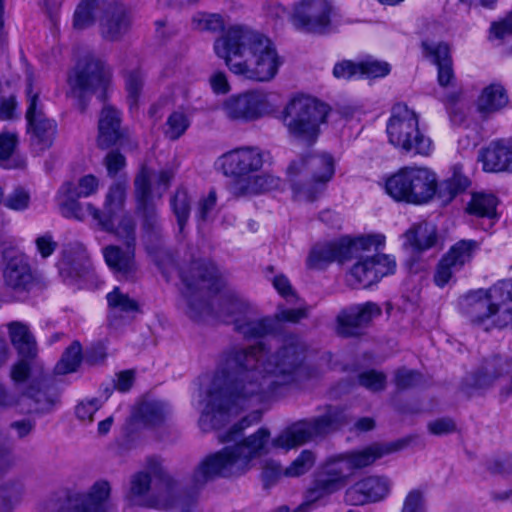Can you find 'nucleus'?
<instances>
[{"mask_svg":"<svg viewBox=\"0 0 512 512\" xmlns=\"http://www.w3.org/2000/svg\"><path fill=\"white\" fill-rule=\"evenodd\" d=\"M305 352L294 335L284 338L272 353L262 344L230 350L206 389L200 424L218 428L230 416L266 401L277 387L294 382Z\"/></svg>","mask_w":512,"mask_h":512,"instance_id":"obj_1","label":"nucleus"},{"mask_svg":"<svg viewBox=\"0 0 512 512\" xmlns=\"http://www.w3.org/2000/svg\"><path fill=\"white\" fill-rule=\"evenodd\" d=\"M213 49L233 74L251 81H271L282 65L274 43L244 25L230 26L216 38Z\"/></svg>","mask_w":512,"mask_h":512,"instance_id":"obj_2","label":"nucleus"},{"mask_svg":"<svg viewBox=\"0 0 512 512\" xmlns=\"http://www.w3.org/2000/svg\"><path fill=\"white\" fill-rule=\"evenodd\" d=\"M468 179L455 172L442 182L438 190L436 174L422 166H405L384 180V190L394 201L407 204H426L436 195L444 202H450L459 192L465 190Z\"/></svg>","mask_w":512,"mask_h":512,"instance_id":"obj_3","label":"nucleus"},{"mask_svg":"<svg viewBox=\"0 0 512 512\" xmlns=\"http://www.w3.org/2000/svg\"><path fill=\"white\" fill-rule=\"evenodd\" d=\"M270 431L261 427L234 445L206 457L192 475L194 488L203 486L216 476L238 477L254 467L255 460L269 452Z\"/></svg>","mask_w":512,"mask_h":512,"instance_id":"obj_4","label":"nucleus"},{"mask_svg":"<svg viewBox=\"0 0 512 512\" xmlns=\"http://www.w3.org/2000/svg\"><path fill=\"white\" fill-rule=\"evenodd\" d=\"M266 153L259 147L244 146L221 155L216 162L227 177H232L230 192L235 197H250L279 189L281 179L269 173H261Z\"/></svg>","mask_w":512,"mask_h":512,"instance_id":"obj_5","label":"nucleus"},{"mask_svg":"<svg viewBox=\"0 0 512 512\" xmlns=\"http://www.w3.org/2000/svg\"><path fill=\"white\" fill-rule=\"evenodd\" d=\"M335 173V161L327 153L300 156L287 167V179L298 201H314Z\"/></svg>","mask_w":512,"mask_h":512,"instance_id":"obj_6","label":"nucleus"},{"mask_svg":"<svg viewBox=\"0 0 512 512\" xmlns=\"http://www.w3.org/2000/svg\"><path fill=\"white\" fill-rule=\"evenodd\" d=\"M386 131L389 143L402 152L428 156L433 151L431 139L420 131L418 115L406 104L393 106Z\"/></svg>","mask_w":512,"mask_h":512,"instance_id":"obj_7","label":"nucleus"},{"mask_svg":"<svg viewBox=\"0 0 512 512\" xmlns=\"http://www.w3.org/2000/svg\"><path fill=\"white\" fill-rule=\"evenodd\" d=\"M181 278L185 285L182 294L189 317L200 319L209 314L211 308L204 296L207 292L219 291L223 285L214 264L202 260L195 261L181 272Z\"/></svg>","mask_w":512,"mask_h":512,"instance_id":"obj_8","label":"nucleus"},{"mask_svg":"<svg viewBox=\"0 0 512 512\" xmlns=\"http://www.w3.org/2000/svg\"><path fill=\"white\" fill-rule=\"evenodd\" d=\"M329 108L318 100L296 95L286 104L283 113V123L294 137L313 141L318 136L319 127L326 121Z\"/></svg>","mask_w":512,"mask_h":512,"instance_id":"obj_9","label":"nucleus"},{"mask_svg":"<svg viewBox=\"0 0 512 512\" xmlns=\"http://www.w3.org/2000/svg\"><path fill=\"white\" fill-rule=\"evenodd\" d=\"M385 237L381 234L360 236L355 239L344 237L335 241L315 245L307 259L311 269H322L332 262L343 263L357 256L360 250L383 246Z\"/></svg>","mask_w":512,"mask_h":512,"instance_id":"obj_10","label":"nucleus"},{"mask_svg":"<svg viewBox=\"0 0 512 512\" xmlns=\"http://www.w3.org/2000/svg\"><path fill=\"white\" fill-rule=\"evenodd\" d=\"M342 423V411L329 407L323 416L291 425L275 437L271 444L276 448L290 450L337 429Z\"/></svg>","mask_w":512,"mask_h":512,"instance_id":"obj_11","label":"nucleus"},{"mask_svg":"<svg viewBox=\"0 0 512 512\" xmlns=\"http://www.w3.org/2000/svg\"><path fill=\"white\" fill-rule=\"evenodd\" d=\"M269 93L261 89H252L233 94L220 104L223 116L234 122H252L272 111Z\"/></svg>","mask_w":512,"mask_h":512,"instance_id":"obj_12","label":"nucleus"},{"mask_svg":"<svg viewBox=\"0 0 512 512\" xmlns=\"http://www.w3.org/2000/svg\"><path fill=\"white\" fill-rule=\"evenodd\" d=\"M218 317L226 323L234 324L235 329L246 338L263 337L275 330V321L272 318H254L248 305L234 295L224 300Z\"/></svg>","mask_w":512,"mask_h":512,"instance_id":"obj_13","label":"nucleus"},{"mask_svg":"<svg viewBox=\"0 0 512 512\" xmlns=\"http://www.w3.org/2000/svg\"><path fill=\"white\" fill-rule=\"evenodd\" d=\"M333 6L328 0H300L289 14L293 28L302 33L325 34L332 30Z\"/></svg>","mask_w":512,"mask_h":512,"instance_id":"obj_14","label":"nucleus"},{"mask_svg":"<svg viewBox=\"0 0 512 512\" xmlns=\"http://www.w3.org/2000/svg\"><path fill=\"white\" fill-rule=\"evenodd\" d=\"M173 177L174 173L171 169H162L156 175L146 166H143L136 175L134 180V194L137 210L142 214L145 226L154 227L158 221L156 208L152 200V181L157 183L158 189L160 190L158 197L160 198L169 187Z\"/></svg>","mask_w":512,"mask_h":512,"instance_id":"obj_15","label":"nucleus"},{"mask_svg":"<svg viewBox=\"0 0 512 512\" xmlns=\"http://www.w3.org/2000/svg\"><path fill=\"white\" fill-rule=\"evenodd\" d=\"M100 180L92 174L80 177L77 183L65 182L59 188L56 201L60 213L66 218L83 220L85 216L86 205L83 206L78 199L86 198L98 192Z\"/></svg>","mask_w":512,"mask_h":512,"instance_id":"obj_16","label":"nucleus"},{"mask_svg":"<svg viewBox=\"0 0 512 512\" xmlns=\"http://www.w3.org/2000/svg\"><path fill=\"white\" fill-rule=\"evenodd\" d=\"M353 469L346 454L328 459L322 466L314 486L308 490L307 498L315 502L342 489L352 475Z\"/></svg>","mask_w":512,"mask_h":512,"instance_id":"obj_17","label":"nucleus"},{"mask_svg":"<svg viewBox=\"0 0 512 512\" xmlns=\"http://www.w3.org/2000/svg\"><path fill=\"white\" fill-rule=\"evenodd\" d=\"M426 55L438 67V83L445 90L443 95L438 97L444 102L447 108L456 105L462 98V90L455 86V76L452 68L450 49L447 44L423 43Z\"/></svg>","mask_w":512,"mask_h":512,"instance_id":"obj_18","label":"nucleus"},{"mask_svg":"<svg viewBox=\"0 0 512 512\" xmlns=\"http://www.w3.org/2000/svg\"><path fill=\"white\" fill-rule=\"evenodd\" d=\"M110 69L97 58H89L68 78L71 92L78 97L97 90H105L110 82Z\"/></svg>","mask_w":512,"mask_h":512,"instance_id":"obj_19","label":"nucleus"},{"mask_svg":"<svg viewBox=\"0 0 512 512\" xmlns=\"http://www.w3.org/2000/svg\"><path fill=\"white\" fill-rule=\"evenodd\" d=\"M478 249L479 243L475 240H460L451 246L436 266L435 285L440 288L448 285L453 276L471 262Z\"/></svg>","mask_w":512,"mask_h":512,"instance_id":"obj_20","label":"nucleus"},{"mask_svg":"<svg viewBox=\"0 0 512 512\" xmlns=\"http://www.w3.org/2000/svg\"><path fill=\"white\" fill-rule=\"evenodd\" d=\"M391 486L389 478L370 475L358 480L346 490L345 501L351 505L379 502L389 495Z\"/></svg>","mask_w":512,"mask_h":512,"instance_id":"obj_21","label":"nucleus"},{"mask_svg":"<svg viewBox=\"0 0 512 512\" xmlns=\"http://www.w3.org/2000/svg\"><path fill=\"white\" fill-rule=\"evenodd\" d=\"M462 312L475 323L491 320L497 327L498 302L492 296V287L488 291L478 290L471 292L460 300Z\"/></svg>","mask_w":512,"mask_h":512,"instance_id":"obj_22","label":"nucleus"},{"mask_svg":"<svg viewBox=\"0 0 512 512\" xmlns=\"http://www.w3.org/2000/svg\"><path fill=\"white\" fill-rule=\"evenodd\" d=\"M87 213L107 232L114 233L117 237L125 239L126 243L135 244L134 218L129 213H115L114 215H102L101 210L91 203L86 204Z\"/></svg>","mask_w":512,"mask_h":512,"instance_id":"obj_23","label":"nucleus"},{"mask_svg":"<svg viewBox=\"0 0 512 512\" xmlns=\"http://www.w3.org/2000/svg\"><path fill=\"white\" fill-rule=\"evenodd\" d=\"M58 269L67 282H73L88 273L90 261L84 245L78 242L67 245L58 262Z\"/></svg>","mask_w":512,"mask_h":512,"instance_id":"obj_24","label":"nucleus"},{"mask_svg":"<svg viewBox=\"0 0 512 512\" xmlns=\"http://www.w3.org/2000/svg\"><path fill=\"white\" fill-rule=\"evenodd\" d=\"M478 160L486 172L506 171L512 166V138L491 141L479 151Z\"/></svg>","mask_w":512,"mask_h":512,"instance_id":"obj_25","label":"nucleus"},{"mask_svg":"<svg viewBox=\"0 0 512 512\" xmlns=\"http://www.w3.org/2000/svg\"><path fill=\"white\" fill-rule=\"evenodd\" d=\"M103 256L106 264L117 277L130 278L137 270L135 244L126 243L124 248L109 245L103 249Z\"/></svg>","mask_w":512,"mask_h":512,"instance_id":"obj_26","label":"nucleus"},{"mask_svg":"<svg viewBox=\"0 0 512 512\" xmlns=\"http://www.w3.org/2000/svg\"><path fill=\"white\" fill-rule=\"evenodd\" d=\"M130 26V13L123 6H114L106 9L99 23L101 36L111 42L121 40L129 31Z\"/></svg>","mask_w":512,"mask_h":512,"instance_id":"obj_27","label":"nucleus"},{"mask_svg":"<svg viewBox=\"0 0 512 512\" xmlns=\"http://www.w3.org/2000/svg\"><path fill=\"white\" fill-rule=\"evenodd\" d=\"M110 493V483L106 480H98L87 493L75 497L71 512H108Z\"/></svg>","mask_w":512,"mask_h":512,"instance_id":"obj_28","label":"nucleus"},{"mask_svg":"<svg viewBox=\"0 0 512 512\" xmlns=\"http://www.w3.org/2000/svg\"><path fill=\"white\" fill-rule=\"evenodd\" d=\"M122 137L120 112L111 105H105L98 121L97 144L106 149L115 145Z\"/></svg>","mask_w":512,"mask_h":512,"instance_id":"obj_29","label":"nucleus"},{"mask_svg":"<svg viewBox=\"0 0 512 512\" xmlns=\"http://www.w3.org/2000/svg\"><path fill=\"white\" fill-rule=\"evenodd\" d=\"M6 287L15 291H28L34 282V277L28 261L23 256L12 257L3 272Z\"/></svg>","mask_w":512,"mask_h":512,"instance_id":"obj_30","label":"nucleus"},{"mask_svg":"<svg viewBox=\"0 0 512 512\" xmlns=\"http://www.w3.org/2000/svg\"><path fill=\"white\" fill-rule=\"evenodd\" d=\"M9 338L12 345L23 358H34L37 354L36 340L29 326L20 321L7 324Z\"/></svg>","mask_w":512,"mask_h":512,"instance_id":"obj_31","label":"nucleus"},{"mask_svg":"<svg viewBox=\"0 0 512 512\" xmlns=\"http://www.w3.org/2000/svg\"><path fill=\"white\" fill-rule=\"evenodd\" d=\"M32 146L39 152L49 149L54 142L57 132V124L54 120L37 118L27 122Z\"/></svg>","mask_w":512,"mask_h":512,"instance_id":"obj_32","label":"nucleus"},{"mask_svg":"<svg viewBox=\"0 0 512 512\" xmlns=\"http://www.w3.org/2000/svg\"><path fill=\"white\" fill-rule=\"evenodd\" d=\"M508 104L505 88L501 84L493 83L482 90L477 100V109L482 115L488 116L501 111Z\"/></svg>","mask_w":512,"mask_h":512,"instance_id":"obj_33","label":"nucleus"},{"mask_svg":"<svg viewBox=\"0 0 512 512\" xmlns=\"http://www.w3.org/2000/svg\"><path fill=\"white\" fill-rule=\"evenodd\" d=\"M492 296L498 302L497 327H506L512 323V279L495 284Z\"/></svg>","mask_w":512,"mask_h":512,"instance_id":"obj_34","label":"nucleus"},{"mask_svg":"<svg viewBox=\"0 0 512 512\" xmlns=\"http://www.w3.org/2000/svg\"><path fill=\"white\" fill-rule=\"evenodd\" d=\"M106 0H80L73 15V27L76 30H84L96 21L100 12H105Z\"/></svg>","mask_w":512,"mask_h":512,"instance_id":"obj_35","label":"nucleus"},{"mask_svg":"<svg viewBox=\"0 0 512 512\" xmlns=\"http://www.w3.org/2000/svg\"><path fill=\"white\" fill-rule=\"evenodd\" d=\"M378 247H372L368 251L377 250ZM367 250H360L357 256L353 258H359V261L355 263L350 271V282L353 285L360 287H369L376 283V274L374 271L373 259L371 256H363L362 253Z\"/></svg>","mask_w":512,"mask_h":512,"instance_id":"obj_36","label":"nucleus"},{"mask_svg":"<svg viewBox=\"0 0 512 512\" xmlns=\"http://www.w3.org/2000/svg\"><path fill=\"white\" fill-rule=\"evenodd\" d=\"M391 445L372 444L359 450L346 453L353 469H361L372 465L376 460L394 451Z\"/></svg>","mask_w":512,"mask_h":512,"instance_id":"obj_37","label":"nucleus"},{"mask_svg":"<svg viewBox=\"0 0 512 512\" xmlns=\"http://www.w3.org/2000/svg\"><path fill=\"white\" fill-rule=\"evenodd\" d=\"M405 238L413 249L427 250L433 247L437 241L436 227L428 222L415 224L405 233Z\"/></svg>","mask_w":512,"mask_h":512,"instance_id":"obj_38","label":"nucleus"},{"mask_svg":"<svg viewBox=\"0 0 512 512\" xmlns=\"http://www.w3.org/2000/svg\"><path fill=\"white\" fill-rule=\"evenodd\" d=\"M127 190V178H119L118 180L114 181L109 186L105 195L103 211H101L102 215L110 216L114 215L115 213H120L125 206Z\"/></svg>","mask_w":512,"mask_h":512,"instance_id":"obj_39","label":"nucleus"},{"mask_svg":"<svg viewBox=\"0 0 512 512\" xmlns=\"http://www.w3.org/2000/svg\"><path fill=\"white\" fill-rule=\"evenodd\" d=\"M139 417L148 425H156L166 419L171 413L168 403L161 400H150L140 404Z\"/></svg>","mask_w":512,"mask_h":512,"instance_id":"obj_40","label":"nucleus"},{"mask_svg":"<svg viewBox=\"0 0 512 512\" xmlns=\"http://www.w3.org/2000/svg\"><path fill=\"white\" fill-rule=\"evenodd\" d=\"M497 204L498 200L494 195L476 193L473 194L467 206V211L468 213L476 215L478 217H487L489 219H494L497 217Z\"/></svg>","mask_w":512,"mask_h":512,"instance_id":"obj_41","label":"nucleus"},{"mask_svg":"<svg viewBox=\"0 0 512 512\" xmlns=\"http://www.w3.org/2000/svg\"><path fill=\"white\" fill-rule=\"evenodd\" d=\"M226 24V18L218 13L197 12L191 19L192 28L201 32H221L224 31Z\"/></svg>","mask_w":512,"mask_h":512,"instance_id":"obj_42","label":"nucleus"},{"mask_svg":"<svg viewBox=\"0 0 512 512\" xmlns=\"http://www.w3.org/2000/svg\"><path fill=\"white\" fill-rule=\"evenodd\" d=\"M189 116L182 110L172 112L164 126V135L170 140L179 139L189 128Z\"/></svg>","mask_w":512,"mask_h":512,"instance_id":"obj_43","label":"nucleus"},{"mask_svg":"<svg viewBox=\"0 0 512 512\" xmlns=\"http://www.w3.org/2000/svg\"><path fill=\"white\" fill-rule=\"evenodd\" d=\"M170 205L177 218L179 231L182 232L190 215V198L185 189H177L171 198Z\"/></svg>","mask_w":512,"mask_h":512,"instance_id":"obj_44","label":"nucleus"},{"mask_svg":"<svg viewBox=\"0 0 512 512\" xmlns=\"http://www.w3.org/2000/svg\"><path fill=\"white\" fill-rule=\"evenodd\" d=\"M82 359L81 345L79 342H73L64 352L60 361L55 366L58 374H67L76 371Z\"/></svg>","mask_w":512,"mask_h":512,"instance_id":"obj_45","label":"nucleus"},{"mask_svg":"<svg viewBox=\"0 0 512 512\" xmlns=\"http://www.w3.org/2000/svg\"><path fill=\"white\" fill-rule=\"evenodd\" d=\"M108 306L112 313H130L138 310L137 302L123 293L118 287L107 294Z\"/></svg>","mask_w":512,"mask_h":512,"instance_id":"obj_46","label":"nucleus"},{"mask_svg":"<svg viewBox=\"0 0 512 512\" xmlns=\"http://www.w3.org/2000/svg\"><path fill=\"white\" fill-rule=\"evenodd\" d=\"M26 98L27 110L25 117L27 122L36 120L40 117L47 118L44 113L43 103L40 100V91L38 89H34L31 78L28 79Z\"/></svg>","mask_w":512,"mask_h":512,"instance_id":"obj_47","label":"nucleus"},{"mask_svg":"<svg viewBox=\"0 0 512 512\" xmlns=\"http://www.w3.org/2000/svg\"><path fill=\"white\" fill-rule=\"evenodd\" d=\"M30 192L24 187H15L3 200V205L13 211L22 212L29 208Z\"/></svg>","mask_w":512,"mask_h":512,"instance_id":"obj_48","label":"nucleus"},{"mask_svg":"<svg viewBox=\"0 0 512 512\" xmlns=\"http://www.w3.org/2000/svg\"><path fill=\"white\" fill-rule=\"evenodd\" d=\"M144 84V78L139 70L130 71L125 77V87L127 91V100L130 108H134L138 104L142 88Z\"/></svg>","mask_w":512,"mask_h":512,"instance_id":"obj_49","label":"nucleus"},{"mask_svg":"<svg viewBox=\"0 0 512 512\" xmlns=\"http://www.w3.org/2000/svg\"><path fill=\"white\" fill-rule=\"evenodd\" d=\"M24 493L21 483H11L0 490V512H11Z\"/></svg>","mask_w":512,"mask_h":512,"instance_id":"obj_50","label":"nucleus"},{"mask_svg":"<svg viewBox=\"0 0 512 512\" xmlns=\"http://www.w3.org/2000/svg\"><path fill=\"white\" fill-rule=\"evenodd\" d=\"M150 475L145 472H138L132 476L128 498L136 504H142L141 498L149 491Z\"/></svg>","mask_w":512,"mask_h":512,"instance_id":"obj_51","label":"nucleus"},{"mask_svg":"<svg viewBox=\"0 0 512 512\" xmlns=\"http://www.w3.org/2000/svg\"><path fill=\"white\" fill-rule=\"evenodd\" d=\"M315 463V455L310 450H303L300 455L284 470L285 476L298 477L308 472Z\"/></svg>","mask_w":512,"mask_h":512,"instance_id":"obj_52","label":"nucleus"},{"mask_svg":"<svg viewBox=\"0 0 512 512\" xmlns=\"http://www.w3.org/2000/svg\"><path fill=\"white\" fill-rule=\"evenodd\" d=\"M18 145V136L14 132L3 131L0 133V160L6 168L16 167L9 164L10 157L15 152Z\"/></svg>","mask_w":512,"mask_h":512,"instance_id":"obj_53","label":"nucleus"},{"mask_svg":"<svg viewBox=\"0 0 512 512\" xmlns=\"http://www.w3.org/2000/svg\"><path fill=\"white\" fill-rule=\"evenodd\" d=\"M262 411L255 409L245 417H243L237 424H235L224 436L221 437L222 442L234 441L244 429L257 424L261 421Z\"/></svg>","mask_w":512,"mask_h":512,"instance_id":"obj_54","label":"nucleus"},{"mask_svg":"<svg viewBox=\"0 0 512 512\" xmlns=\"http://www.w3.org/2000/svg\"><path fill=\"white\" fill-rule=\"evenodd\" d=\"M358 381L364 388L372 392H378L386 386V375L376 370H368L359 374Z\"/></svg>","mask_w":512,"mask_h":512,"instance_id":"obj_55","label":"nucleus"},{"mask_svg":"<svg viewBox=\"0 0 512 512\" xmlns=\"http://www.w3.org/2000/svg\"><path fill=\"white\" fill-rule=\"evenodd\" d=\"M501 359L496 358L491 362L485 364L481 371L475 376V386L478 388H486L501 374L496 371V367L501 365Z\"/></svg>","mask_w":512,"mask_h":512,"instance_id":"obj_56","label":"nucleus"},{"mask_svg":"<svg viewBox=\"0 0 512 512\" xmlns=\"http://www.w3.org/2000/svg\"><path fill=\"white\" fill-rule=\"evenodd\" d=\"M351 316V307L343 311L338 316V332L343 336H355L360 333L363 325L359 322L358 317L355 319Z\"/></svg>","mask_w":512,"mask_h":512,"instance_id":"obj_57","label":"nucleus"},{"mask_svg":"<svg viewBox=\"0 0 512 512\" xmlns=\"http://www.w3.org/2000/svg\"><path fill=\"white\" fill-rule=\"evenodd\" d=\"M359 74L366 77H384L390 73V65L387 62L366 60L358 63Z\"/></svg>","mask_w":512,"mask_h":512,"instance_id":"obj_58","label":"nucleus"},{"mask_svg":"<svg viewBox=\"0 0 512 512\" xmlns=\"http://www.w3.org/2000/svg\"><path fill=\"white\" fill-rule=\"evenodd\" d=\"M374 271L376 274V281L378 282L382 277L393 274L396 270L395 259L386 254L372 255Z\"/></svg>","mask_w":512,"mask_h":512,"instance_id":"obj_59","label":"nucleus"},{"mask_svg":"<svg viewBox=\"0 0 512 512\" xmlns=\"http://www.w3.org/2000/svg\"><path fill=\"white\" fill-rule=\"evenodd\" d=\"M381 309L380 307L371 302H367L363 305L353 306L351 307V316L355 319V317H358L359 322L366 326L369 324L375 317L380 316Z\"/></svg>","mask_w":512,"mask_h":512,"instance_id":"obj_60","label":"nucleus"},{"mask_svg":"<svg viewBox=\"0 0 512 512\" xmlns=\"http://www.w3.org/2000/svg\"><path fill=\"white\" fill-rule=\"evenodd\" d=\"M400 512H426V502L421 490H411L404 498Z\"/></svg>","mask_w":512,"mask_h":512,"instance_id":"obj_61","label":"nucleus"},{"mask_svg":"<svg viewBox=\"0 0 512 512\" xmlns=\"http://www.w3.org/2000/svg\"><path fill=\"white\" fill-rule=\"evenodd\" d=\"M284 474L281 465L274 460H265L262 464V480L266 487L273 485Z\"/></svg>","mask_w":512,"mask_h":512,"instance_id":"obj_62","label":"nucleus"},{"mask_svg":"<svg viewBox=\"0 0 512 512\" xmlns=\"http://www.w3.org/2000/svg\"><path fill=\"white\" fill-rule=\"evenodd\" d=\"M456 428V423L449 417L435 419L427 425L428 431L435 436L451 434L456 431Z\"/></svg>","mask_w":512,"mask_h":512,"instance_id":"obj_63","label":"nucleus"},{"mask_svg":"<svg viewBox=\"0 0 512 512\" xmlns=\"http://www.w3.org/2000/svg\"><path fill=\"white\" fill-rule=\"evenodd\" d=\"M490 35L492 38L504 40L512 35V11L505 18L491 25Z\"/></svg>","mask_w":512,"mask_h":512,"instance_id":"obj_64","label":"nucleus"}]
</instances>
